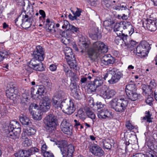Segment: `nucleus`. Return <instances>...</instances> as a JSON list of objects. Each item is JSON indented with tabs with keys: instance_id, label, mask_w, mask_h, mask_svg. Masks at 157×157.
Segmentation results:
<instances>
[{
	"instance_id": "f257e3e1",
	"label": "nucleus",
	"mask_w": 157,
	"mask_h": 157,
	"mask_svg": "<svg viewBox=\"0 0 157 157\" xmlns=\"http://www.w3.org/2000/svg\"><path fill=\"white\" fill-rule=\"evenodd\" d=\"M108 51L106 45L102 41H97L93 43L92 47L87 49L86 52L90 59L94 61L100 54L106 52Z\"/></svg>"
},
{
	"instance_id": "f03ea898",
	"label": "nucleus",
	"mask_w": 157,
	"mask_h": 157,
	"mask_svg": "<svg viewBox=\"0 0 157 157\" xmlns=\"http://www.w3.org/2000/svg\"><path fill=\"white\" fill-rule=\"evenodd\" d=\"M109 103L111 108L117 112L122 113L126 109L128 102L124 96L113 99Z\"/></svg>"
},
{
	"instance_id": "7ed1b4c3",
	"label": "nucleus",
	"mask_w": 157,
	"mask_h": 157,
	"mask_svg": "<svg viewBox=\"0 0 157 157\" xmlns=\"http://www.w3.org/2000/svg\"><path fill=\"white\" fill-rule=\"evenodd\" d=\"M25 15H22V19H21L22 26L25 29L29 28L32 25V21H34L33 17L34 16L33 13V6L29 2L25 11Z\"/></svg>"
},
{
	"instance_id": "20e7f679",
	"label": "nucleus",
	"mask_w": 157,
	"mask_h": 157,
	"mask_svg": "<svg viewBox=\"0 0 157 157\" xmlns=\"http://www.w3.org/2000/svg\"><path fill=\"white\" fill-rule=\"evenodd\" d=\"M150 49V45L146 41H143L135 48L133 52L138 56L144 57L147 55Z\"/></svg>"
},
{
	"instance_id": "39448f33",
	"label": "nucleus",
	"mask_w": 157,
	"mask_h": 157,
	"mask_svg": "<svg viewBox=\"0 0 157 157\" xmlns=\"http://www.w3.org/2000/svg\"><path fill=\"white\" fill-rule=\"evenodd\" d=\"M44 123L47 130L49 132H52L56 128L57 121L56 117L53 114H50L45 117Z\"/></svg>"
},
{
	"instance_id": "423d86ee",
	"label": "nucleus",
	"mask_w": 157,
	"mask_h": 157,
	"mask_svg": "<svg viewBox=\"0 0 157 157\" xmlns=\"http://www.w3.org/2000/svg\"><path fill=\"white\" fill-rule=\"evenodd\" d=\"M99 90L100 95L104 98L109 99L113 97L115 94L114 90L109 89L105 85H104L100 88Z\"/></svg>"
},
{
	"instance_id": "0eeeda50",
	"label": "nucleus",
	"mask_w": 157,
	"mask_h": 157,
	"mask_svg": "<svg viewBox=\"0 0 157 157\" xmlns=\"http://www.w3.org/2000/svg\"><path fill=\"white\" fill-rule=\"evenodd\" d=\"M70 121L68 119L63 120L60 125L62 131L65 134L71 135L72 134V127Z\"/></svg>"
},
{
	"instance_id": "6e6552de",
	"label": "nucleus",
	"mask_w": 157,
	"mask_h": 157,
	"mask_svg": "<svg viewBox=\"0 0 157 157\" xmlns=\"http://www.w3.org/2000/svg\"><path fill=\"white\" fill-rule=\"evenodd\" d=\"M146 29L151 32H154L157 29V19H147L143 23Z\"/></svg>"
},
{
	"instance_id": "1a4fd4ad",
	"label": "nucleus",
	"mask_w": 157,
	"mask_h": 157,
	"mask_svg": "<svg viewBox=\"0 0 157 157\" xmlns=\"http://www.w3.org/2000/svg\"><path fill=\"white\" fill-rule=\"evenodd\" d=\"M63 111L67 114H71L74 113L75 110V108L73 101L70 100L68 102L63 103L62 105Z\"/></svg>"
},
{
	"instance_id": "9d476101",
	"label": "nucleus",
	"mask_w": 157,
	"mask_h": 157,
	"mask_svg": "<svg viewBox=\"0 0 157 157\" xmlns=\"http://www.w3.org/2000/svg\"><path fill=\"white\" fill-rule=\"evenodd\" d=\"M111 78L108 80V82L111 84L117 82L122 75L120 72L117 71V69L114 68L111 69Z\"/></svg>"
},
{
	"instance_id": "9b49d317",
	"label": "nucleus",
	"mask_w": 157,
	"mask_h": 157,
	"mask_svg": "<svg viewBox=\"0 0 157 157\" xmlns=\"http://www.w3.org/2000/svg\"><path fill=\"white\" fill-rule=\"evenodd\" d=\"M40 104L41 109L44 112H46L50 108L51 99L48 97H45L40 101Z\"/></svg>"
},
{
	"instance_id": "f8f14e48",
	"label": "nucleus",
	"mask_w": 157,
	"mask_h": 157,
	"mask_svg": "<svg viewBox=\"0 0 157 157\" xmlns=\"http://www.w3.org/2000/svg\"><path fill=\"white\" fill-rule=\"evenodd\" d=\"M90 152L95 156L101 157L103 156L104 152L102 149L95 144H92L89 147Z\"/></svg>"
},
{
	"instance_id": "ddd939ff",
	"label": "nucleus",
	"mask_w": 157,
	"mask_h": 157,
	"mask_svg": "<svg viewBox=\"0 0 157 157\" xmlns=\"http://www.w3.org/2000/svg\"><path fill=\"white\" fill-rule=\"evenodd\" d=\"M11 124L14 127V134L13 136L11 134H10V136H11V138L13 139L18 138L21 131L20 125L17 121H14L11 122Z\"/></svg>"
},
{
	"instance_id": "4468645a",
	"label": "nucleus",
	"mask_w": 157,
	"mask_h": 157,
	"mask_svg": "<svg viewBox=\"0 0 157 157\" xmlns=\"http://www.w3.org/2000/svg\"><path fill=\"white\" fill-rule=\"evenodd\" d=\"M44 56V50L42 47L40 46H37L36 49L33 52V57L40 59V60H43Z\"/></svg>"
},
{
	"instance_id": "2eb2a0df",
	"label": "nucleus",
	"mask_w": 157,
	"mask_h": 157,
	"mask_svg": "<svg viewBox=\"0 0 157 157\" xmlns=\"http://www.w3.org/2000/svg\"><path fill=\"white\" fill-rule=\"evenodd\" d=\"M101 63L105 65L113 64L115 62V59L110 55H105L101 59Z\"/></svg>"
},
{
	"instance_id": "dca6fc26",
	"label": "nucleus",
	"mask_w": 157,
	"mask_h": 157,
	"mask_svg": "<svg viewBox=\"0 0 157 157\" xmlns=\"http://www.w3.org/2000/svg\"><path fill=\"white\" fill-rule=\"evenodd\" d=\"M123 29L126 30L130 35H131L134 32V29L131 23L128 21H121Z\"/></svg>"
},
{
	"instance_id": "f3484780",
	"label": "nucleus",
	"mask_w": 157,
	"mask_h": 157,
	"mask_svg": "<svg viewBox=\"0 0 157 157\" xmlns=\"http://www.w3.org/2000/svg\"><path fill=\"white\" fill-rule=\"evenodd\" d=\"M67 96L66 94L62 90H59L54 94L53 98L61 101H65Z\"/></svg>"
},
{
	"instance_id": "a211bd4d",
	"label": "nucleus",
	"mask_w": 157,
	"mask_h": 157,
	"mask_svg": "<svg viewBox=\"0 0 157 157\" xmlns=\"http://www.w3.org/2000/svg\"><path fill=\"white\" fill-rule=\"evenodd\" d=\"M58 147L59 148L62 154L63 155V157H64L66 155V147L67 145V142L65 140H62L58 142L57 144Z\"/></svg>"
},
{
	"instance_id": "6ab92c4d",
	"label": "nucleus",
	"mask_w": 157,
	"mask_h": 157,
	"mask_svg": "<svg viewBox=\"0 0 157 157\" xmlns=\"http://www.w3.org/2000/svg\"><path fill=\"white\" fill-rule=\"evenodd\" d=\"M14 127L11 124V122L9 124H7L4 128V130L7 134V136L11 138V136H10L11 134L12 136L14 134Z\"/></svg>"
},
{
	"instance_id": "aec40b11",
	"label": "nucleus",
	"mask_w": 157,
	"mask_h": 157,
	"mask_svg": "<svg viewBox=\"0 0 157 157\" xmlns=\"http://www.w3.org/2000/svg\"><path fill=\"white\" fill-rule=\"evenodd\" d=\"M46 27L48 32L53 33L55 32L54 29V23L53 22L50 21L49 19H47L46 21Z\"/></svg>"
},
{
	"instance_id": "412c9836",
	"label": "nucleus",
	"mask_w": 157,
	"mask_h": 157,
	"mask_svg": "<svg viewBox=\"0 0 157 157\" xmlns=\"http://www.w3.org/2000/svg\"><path fill=\"white\" fill-rule=\"evenodd\" d=\"M65 101H61L57 99L52 98V105L54 107L57 109H62V105L64 103Z\"/></svg>"
},
{
	"instance_id": "4be33fe9",
	"label": "nucleus",
	"mask_w": 157,
	"mask_h": 157,
	"mask_svg": "<svg viewBox=\"0 0 157 157\" xmlns=\"http://www.w3.org/2000/svg\"><path fill=\"white\" fill-rule=\"evenodd\" d=\"M123 30L121 22L115 24L113 28V31L116 33L117 36H121V34H122V33H123Z\"/></svg>"
},
{
	"instance_id": "5701e85b",
	"label": "nucleus",
	"mask_w": 157,
	"mask_h": 157,
	"mask_svg": "<svg viewBox=\"0 0 157 157\" xmlns=\"http://www.w3.org/2000/svg\"><path fill=\"white\" fill-rule=\"evenodd\" d=\"M136 86L134 82L131 81L126 86V93H131L132 91H135L136 90Z\"/></svg>"
},
{
	"instance_id": "b1692460",
	"label": "nucleus",
	"mask_w": 157,
	"mask_h": 157,
	"mask_svg": "<svg viewBox=\"0 0 157 157\" xmlns=\"http://www.w3.org/2000/svg\"><path fill=\"white\" fill-rule=\"evenodd\" d=\"M68 64L70 68L74 70L77 69V64L75 58V56H73L72 59H66Z\"/></svg>"
},
{
	"instance_id": "393cba45",
	"label": "nucleus",
	"mask_w": 157,
	"mask_h": 157,
	"mask_svg": "<svg viewBox=\"0 0 157 157\" xmlns=\"http://www.w3.org/2000/svg\"><path fill=\"white\" fill-rule=\"evenodd\" d=\"M32 115L33 118L36 120H40L42 119V113L41 112V110H37L35 111H33V112L30 113Z\"/></svg>"
},
{
	"instance_id": "a878e982",
	"label": "nucleus",
	"mask_w": 157,
	"mask_h": 157,
	"mask_svg": "<svg viewBox=\"0 0 157 157\" xmlns=\"http://www.w3.org/2000/svg\"><path fill=\"white\" fill-rule=\"evenodd\" d=\"M64 52L66 59H72L73 55L71 49L69 47H66L64 49Z\"/></svg>"
},
{
	"instance_id": "bb28decb",
	"label": "nucleus",
	"mask_w": 157,
	"mask_h": 157,
	"mask_svg": "<svg viewBox=\"0 0 157 157\" xmlns=\"http://www.w3.org/2000/svg\"><path fill=\"white\" fill-rule=\"evenodd\" d=\"M112 113L109 112L107 110H105V112L101 109V111H98L97 113L98 116L100 119H105L106 117H108L109 114H110Z\"/></svg>"
},
{
	"instance_id": "cd10ccee",
	"label": "nucleus",
	"mask_w": 157,
	"mask_h": 157,
	"mask_svg": "<svg viewBox=\"0 0 157 157\" xmlns=\"http://www.w3.org/2000/svg\"><path fill=\"white\" fill-rule=\"evenodd\" d=\"M84 40V37L82 36L79 37V45L82 49L86 50L88 47L89 45Z\"/></svg>"
},
{
	"instance_id": "c85d7f7f",
	"label": "nucleus",
	"mask_w": 157,
	"mask_h": 157,
	"mask_svg": "<svg viewBox=\"0 0 157 157\" xmlns=\"http://www.w3.org/2000/svg\"><path fill=\"white\" fill-rule=\"evenodd\" d=\"M74 151V147L73 145L72 144L68 145L67 147V157H72Z\"/></svg>"
},
{
	"instance_id": "c756f323",
	"label": "nucleus",
	"mask_w": 157,
	"mask_h": 157,
	"mask_svg": "<svg viewBox=\"0 0 157 157\" xmlns=\"http://www.w3.org/2000/svg\"><path fill=\"white\" fill-rule=\"evenodd\" d=\"M126 94L128 98L132 101H134L138 99V95L135 91H132L131 93L128 92Z\"/></svg>"
},
{
	"instance_id": "7c9ffc66",
	"label": "nucleus",
	"mask_w": 157,
	"mask_h": 157,
	"mask_svg": "<svg viewBox=\"0 0 157 157\" xmlns=\"http://www.w3.org/2000/svg\"><path fill=\"white\" fill-rule=\"evenodd\" d=\"M137 44V42L133 40H129L128 42L127 43V44H126L125 45L127 46V48L130 50L132 51L134 50L135 49L136 45Z\"/></svg>"
},
{
	"instance_id": "2f4dec72",
	"label": "nucleus",
	"mask_w": 157,
	"mask_h": 157,
	"mask_svg": "<svg viewBox=\"0 0 157 157\" xmlns=\"http://www.w3.org/2000/svg\"><path fill=\"white\" fill-rule=\"evenodd\" d=\"M1 51H0V62L6 58L9 55V52L8 50L3 49L2 48Z\"/></svg>"
},
{
	"instance_id": "473e14b6",
	"label": "nucleus",
	"mask_w": 157,
	"mask_h": 157,
	"mask_svg": "<svg viewBox=\"0 0 157 157\" xmlns=\"http://www.w3.org/2000/svg\"><path fill=\"white\" fill-rule=\"evenodd\" d=\"M43 60H40V59L33 57L29 63V67H32L35 65H37L39 63H42L41 61Z\"/></svg>"
},
{
	"instance_id": "72a5a7b5",
	"label": "nucleus",
	"mask_w": 157,
	"mask_h": 157,
	"mask_svg": "<svg viewBox=\"0 0 157 157\" xmlns=\"http://www.w3.org/2000/svg\"><path fill=\"white\" fill-rule=\"evenodd\" d=\"M102 79V77H97L95 79L93 83L98 88L101 86L103 83V81Z\"/></svg>"
},
{
	"instance_id": "f704fd0d",
	"label": "nucleus",
	"mask_w": 157,
	"mask_h": 157,
	"mask_svg": "<svg viewBox=\"0 0 157 157\" xmlns=\"http://www.w3.org/2000/svg\"><path fill=\"white\" fill-rule=\"evenodd\" d=\"M29 99L25 94L22 95L21 98V103L23 105H27L29 102Z\"/></svg>"
},
{
	"instance_id": "c9c22d12",
	"label": "nucleus",
	"mask_w": 157,
	"mask_h": 157,
	"mask_svg": "<svg viewBox=\"0 0 157 157\" xmlns=\"http://www.w3.org/2000/svg\"><path fill=\"white\" fill-rule=\"evenodd\" d=\"M143 92L145 94H151L153 93L152 90L148 85H144L143 87Z\"/></svg>"
},
{
	"instance_id": "e433bc0d",
	"label": "nucleus",
	"mask_w": 157,
	"mask_h": 157,
	"mask_svg": "<svg viewBox=\"0 0 157 157\" xmlns=\"http://www.w3.org/2000/svg\"><path fill=\"white\" fill-rule=\"evenodd\" d=\"M33 69L36 71H42L44 70V68L42 63H40L32 67Z\"/></svg>"
},
{
	"instance_id": "4c0bfd02",
	"label": "nucleus",
	"mask_w": 157,
	"mask_h": 157,
	"mask_svg": "<svg viewBox=\"0 0 157 157\" xmlns=\"http://www.w3.org/2000/svg\"><path fill=\"white\" fill-rule=\"evenodd\" d=\"M20 120L23 124L28 125L29 123V120L26 117L21 116L20 117Z\"/></svg>"
},
{
	"instance_id": "58836bf2",
	"label": "nucleus",
	"mask_w": 157,
	"mask_h": 157,
	"mask_svg": "<svg viewBox=\"0 0 157 157\" xmlns=\"http://www.w3.org/2000/svg\"><path fill=\"white\" fill-rule=\"evenodd\" d=\"M26 131V134L28 136H31L34 135L36 132V129L33 128L28 127Z\"/></svg>"
},
{
	"instance_id": "ea45409f",
	"label": "nucleus",
	"mask_w": 157,
	"mask_h": 157,
	"mask_svg": "<svg viewBox=\"0 0 157 157\" xmlns=\"http://www.w3.org/2000/svg\"><path fill=\"white\" fill-rule=\"evenodd\" d=\"M29 112L30 113H32L33 111H36L37 110H41L38 109V106L37 105L33 103L31 104L29 107Z\"/></svg>"
},
{
	"instance_id": "a19ab883",
	"label": "nucleus",
	"mask_w": 157,
	"mask_h": 157,
	"mask_svg": "<svg viewBox=\"0 0 157 157\" xmlns=\"http://www.w3.org/2000/svg\"><path fill=\"white\" fill-rule=\"evenodd\" d=\"M103 147L106 149H110L111 147V145L109 142V140H104L103 142Z\"/></svg>"
},
{
	"instance_id": "79ce46f5",
	"label": "nucleus",
	"mask_w": 157,
	"mask_h": 157,
	"mask_svg": "<svg viewBox=\"0 0 157 157\" xmlns=\"http://www.w3.org/2000/svg\"><path fill=\"white\" fill-rule=\"evenodd\" d=\"M86 114L87 116L92 119L93 122H94L95 119V116L94 113L89 110H88L86 112Z\"/></svg>"
},
{
	"instance_id": "37998d69",
	"label": "nucleus",
	"mask_w": 157,
	"mask_h": 157,
	"mask_svg": "<svg viewBox=\"0 0 157 157\" xmlns=\"http://www.w3.org/2000/svg\"><path fill=\"white\" fill-rule=\"evenodd\" d=\"M44 88L43 86L40 85L39 86L36 92V94H38L40 95H41L44 93Z\"/></svg>"
},
{
	"instance_id": "c03bdc74",
	"label": "nucleus",
	"mask_w": 157,
	"mask_h": 157,
	"mask_svg": "<svg viewBox=\"0 0 157 157\" xmlns=\"http://www.w3.org/2000/svg\"><path fill=\"white\" fill-rule=\"evenodd\" d=\"M6 95L7 97L12 100H14L16 95L14 92H6Z\"/></svg>"
},
{
	"instance_id": "a18cd8bd",
	"label": "nucleus",
	"mask_w": 157,
	"mask_h": 157,
	"mask_svg": "<svg viewBox=\"0 0 157 157\" xmlns=\"http://www.w3.org/2000/svg\"><path fill=\"white\" fill-rule=\"evenodd\" d=\"M77 116L80 119H83L85 118V113L81 109L78 111Z\"/></svg>"
},
{
	"instance_id": "49530a36",
	"label": "nucleus",
	"mask_w": 157,
	"mask_h": 157,
	"mask_svg": "<svg viewBox=\"0 0 157 157\" xmlns=\"http://www.w3.org/2000/svg\"><path fill=\"white\" fill-rule=\"evenodd\" d=\"M71 77V82H75L78 79L77 76L76 74L74 72H72L70 75H69V76Z\"/></svg>"
},
{
	"instance_id": "de8ad7c7",
	"label": "nucleus",
	"mask_w": 157,
	"mask_h": 157,
	"mask_svg": "<svg viewBox=\"0 0 157 157\" xmlns=\"http://www.w3.org/2000/svg\"><path fill=\"white\" fill-rule=\"evenodd\" d=\"M111 68H110L107 71V72L104 75L103 79L105 80H106L107 78L108 80L111 78Z\"/></svg>"
},
{
	"instance_id": "09e8293b",
	"label": "nucleus",
	"mask_w": 157,
	"mask_h": 157,
	"mask_svg": "<svg viewBox=\"0 0 157 157\" xmlns=\"http://www.w3.org/2000/svg\"><path fill=\"white\" fill-rule=\"evenodd\" d=\"M71 25L69 24L68 21L66 20H63V25L62 26V28L63 29H69Z\"/></svg>"
},
{
	"instance_id": "8fccbe9b",
	"label": "nucleus",
	"mask_w": 157,
	"mask_h": 157,
	"mask_svg": "<svg viewBox=\"0 0 157 157\" xmlns=\"http://www.w3.org/2000/svg\"><path fill=\"white\" fill-rule=\"evenodd\" d=\"M31 142L30 140L28 138H26L23 141L22 144L25 147H28L30 146L31 145Z\"/></svg>"
},
{
	"instance_id": "3c124183",
	"label": "nucleus",
	"mask_w": 157,
	"mask_h": 157,
	"mask_svg": "<svg viewBox=\"0 0 157 157\" xmlns=\"http://www.w3.org/2000/svg\"><path fill=\"white\" fill-rule=\"evenodd\" d=\"M113 23V21L109 19L104 21L103 22V25L105 27H108L111 26Z\"/></svg>"
},
{
	"instance_id": "603ef678",
	"label": "nucleus",
	"mask_w": 157,
	"mask_h": 157,
	"mask_svg": "<svg viewBox=\"0 0 157 157\" xmlns=\"http://www.w3.org/2000/svg\"><path fill=\"white\" fill-rule=\"evenodd\" d=\"M128 36L127 34L125 35L123 33H122V34H121V37L123 40V42H124L125 45L127 44V43L128 42L127 40V37Z\"/></svg>"
},
{
	"instance_id": "864d4df0",
	"label": "nucleus",
	"mask_w": 157,
	"mask_h": 157,
	"mask_svg": "<svg viewBox=\"0 0 157 157\" xmlns=\"http://www.w3.org/2000/svg\"><path fill=\"white\" fill-rule=\"evenodd\" d=\"M63 33L64 36H66L65 37L68 38L71 37L72 33L71 30L69 29H67V30L64 32Z\"/></svg>"
},
{
	"instance_id": "5fc2aeb1",
	"label": "nucleus",
	"mask_w": 157,
	"mask_h": 157,
	"mask_svg": "<svg viewBox=\"0 0 157 157\" xmlns=\"http://www.w3.org/2000/svg\"><path fill=\"white\" fill-rule=\"evenodd\" d=\"M114 9L116 10H125L127 9L126 6H124L123 5L121 4L119 6H117L114 7Z\"/></svg>"
},
{
	"instance_id": "6e6d98bb",
	"label": "nucleus",
	"mask_w": 157,
	"mask_h": 157,
	"mask_svg": "<svg viewBox=\"0 0 157 157\" xmlns=\"http://www.w3.org/2000/svg\"><path fill=\"white\" fill-rule=\"evenodd\" d=\"M125 125L127 128L130 130H132L134 128V126L129 121L126 122Z\"/></svg>"
},
{
	"instance_id": "4d7b16f0",
	"label": "nucleus",
	"mask_w": 157,
	"mask_h": 157,
	"mask_svg": "<svg viewBox=\"0 0 157 157\" xmlns=\"http://www.w3.org/2000/svg\"><path fill=\"white\" fill-rule=\"evenodd\" d=\"M153 101V98L151 96H149L147 98L146 100V102L147 104L150 105H152V102Z\"/></svg>"
},
{
	"instance_id": "13d9d810",
	"label": "nucleus",
	"mask_w": 157,
	"mask_h": 157,
	"mask_svg": "<svg viewBox=\"0 0 157 157\" xmlns=\"http://www.w3.org/2000/svg\"><path fill=\"white\" fill-rule=\"evenodd\" d=\"M151 115L150 113L148 111L147 113L145 116L143 117V119L146 120L147 121L149 122H152L151 120Z\"/></svg>"
},
{
	"instance_id": "bf43d9fd",
	"label": "nucleus",
	"mask_w": 157,
	"mask_h": 157,
	"mask_svg": "<svg viewBox=\"0 0 157 157\" xmlns=\"http://www.w3.org/2000/svg\"><path fill=\"white\" fill-rule=\"evenodd\" d=\"M115 43L117 45L121 44L123 43V40H122L121 36H117L115 39Z\"/></svg>"
},
{
	"instance_id": "052dcab7",
	"label": "nucleus",
	"mask_w": 157,
	"mask_h": 157,
	"mask_svg": "<svg viewBox=\"0 0 157 157\" xmlns=\"http://www.w3.org/2000/svg\"><path fill=\"white\" fill-rule=\"evenodd\" d=\"M39 150V149L36 147L31 148L29 149L31 155L35 154L36 152H38Z\"/></svg>"
},
{
	"instance_id": "680f3d73",
	"label": "nucleus",
	"mask_w": 157,
	"mask_h": 157,
	"mask_svg": "<svg viewBox=\"0 0 157 157\" xmlns=\"http://www.w3.org/2000/svg\"><path fill=\"white\" fill-rule=\"evenodd\" d=\"M23 150H20L17 153L15 154L16 157H25Z\"/></svg>"
},
{
	"instance_id": "e2e57ef3",
	"label": "nucleus",
	"mask_w": 157,
	"mask_h": 157,
	"mask_svg": "<svg viewBox=\"0 0 157 157\" xmlns=\"http://www.w3.org/2000/svg\"><path fill=\"white\" fill-rule=\"evenodd\" d=\"M69 29L71 30L72 33L74 32L77 33L79 31V29L78 28L72 25L71 26Z\"/></svg>"
},
{
	"instance_id": "0e129e2a",
	"label": "nucleus",
	"mask_w": 157,
	"mask_h": 157,
	"mask_svg": "<svg viewBox=\"0 0 157 157\" xmlns=\"http://www.w3.org/2000/svg\"><path fill=\"white\" fill-rule=\"evenodd\" d=\"M70 86L71 89L72 90H75L77 88V85L76 82H71Z\"/></svg>"
},
{
	"instance_id": "69168bd1",
	"label": "nucleus",
	"mask_w": 157,
	"mask_h": 157,
	"mask_svg": "<svg viewBox=\"0 0 157 157\" xmlns=\"http://www.w3.org/2000/svg\"><path fill=\"white\" fill-rule=\"evenodd\" d=\"M17 2V5L20 6H24L25 5V3L24 0H16L15 1Z\"/></svg>"
},
{
	"instance_id": "338daca9",
	"label": "nucleus",
	"mask_w": 157,
	"mask_h": 157,
	"mask_svg": "<svg viewBox=\"0 0 157 157\" xmlns=\"http://www.w3.org/2000/svg\"><path fill=\"white\" fill-rule=\"evenodd\" d=\"M48 147L47 145L45 144H43L41 147L42 153L44 154L45 152H46L48 151H46V150L47 149Z\"/></svg>"
},
{
	"instance_id": "774afa93",
	"label": "nucleus",
	"mask_w": 157,
	"mask_h": 157,
	"mask_svg": "<svg viewBox=\"0 0 157 157\" xmlns=\"http://www.w3.org/2000/svg\"><path fill=\"white\" fill-rule=\"evenodd\" d=\"M89 88L92 92H94L96 91L97 87L95 86V85H94V84L92 83L90 85Z\"/></svg>"
}]
</instances>
